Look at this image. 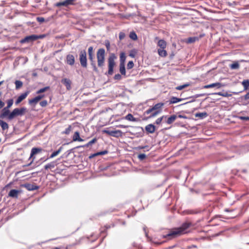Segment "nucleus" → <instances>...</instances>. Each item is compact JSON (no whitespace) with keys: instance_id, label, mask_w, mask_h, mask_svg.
Segmentation results:
<instances>
[{"instance_id":"f257e3e1","label":"nucleus","mask_w":249,"mask_h":249,"mask_svg":"<svg viewBox=\"0 0 249 249\" xmlns=\"http://www.w3.org/2000/svg\"><path fill=\"white\" fill-rule=\"evenodd\" d=\"M194 226L193 223L190 221L183 222L179 227L171 229L168 233L164 236L168 239H172L180 236L189 232L188 229Z\"/></svg>"},{"instance_id":"f03ea898","label":"nucleus","mask_w":249,"mask_h":249,"mask_svg":"<svg viewBox=\"0 0 249 249\" xmlns=\"http://www.w3.org/2000/svg\"><path fill=\"white\" fill-rule=\"evenodd\" d=\"M164 106L163 103H159L149 108L144 112V115H149L146 119L147 120L150 118H154L157 116L162 112V108Z\"/></svg>"},{"instance_id":"7ed1b4c3","label":"nucleus","mask_w":249,"mask_h":249,"mask_svg":"<svg viewBox=\"0 0 249 249\" xmlns=\"http://www.w3.org/2000/svg\"><path fill=\"white\" fill-rule=\"evenodd\" d=\"M157 45L160 47V48L158 49L159 55L161 57H166L167 55V53L165 50L167 46L166 42L163 39H160L158 41Z\"/></svg>"},{"instance_id":"20e7f679","label":"nucleus","mask_w":249,"mask_h":249,"mask_svg":"<svg viewBox=\"0 0 249 249\" xmlns=\"http://www.w3.org/2000/svg\"><path fill=\"white\" fill-rule=\"evenodd\" d=\"M97 64L99 67L104 66L105 60V50L103 48L99 49L97 52Z\"/></svg>"},{"instance_id":"39448f33","label":"nucleus","mask_w":249,"mask_h":249,"mask_svg":"<svg viewBox=\"0 0 249 249\" xmlns=\"http://www.w3.org/2000/svg\"><path fill=\"white\" fill-rule=\"evenodd\" d=\"M116 57L114 53H111L108 58V74L109 75H112L113 72V68L115 65V59Z\"/></svg>"},{"instance_id":"423d86ee","label":"nucleus","mask_w":249,"mask_h":249,"mask_svg":"<svg viewBox=\"0 0 249 249\" xmlns=\"http://www.w3.org/2000/svg\"><path fill=\"white\" fill-rule=\"evenodd\" d=\"M26 108L24 107L20 108H16L11 111L9 118L10 119H11L12 120L17 116H22L26 112Z\"/></svg>"},{"instance_id":"0eeeda50","label":"nucleus","mask_w":249,"mask_h":249,"mask_svg":"<svg viewBox=\"0 0 249 249\" xmlns=\"http://www.w3.org/2000/svg\"><path fill=\"white\" fill-rule=\"evenodd\" d=\"M45 35H32L31 36H27L25 37H24L23 39H22L20 42L22 43H25V42H29L35 41L38 39H42L45 37Z\"/></svg>"},{"instance_id":"6e6552de","label":"nucleus","mask_w":249,"mask_h":249,"mask_svg":"<svg viewBox=\"0 0 249 249\" xmlns=\"http://www.w3.org/2000/svg\"><path fill=\"white\" fill-rule=\"evenodd\" d=\"M79 60L82 67H87V53L85 50L81 51L79 54Z\"/></svg>"},{"instance_id":"1a4fd4ad","label":"nucleus","mask_w":249,"mask_h":249,"mask_svg":"<svg viewBox=\"0 0 249 249\" xmlns=\"http://www.w3.org/2000/svg\"><path fill=\"white\" fill-rule=\"evenodd\" d=\"M102 132L103 133H105L115 137H121L122 135V132L120 130H109L105 129L103 130Z\"/></svg>"},{"instance_id":"9d476101","label":"nucleus","mask_w":249,"mask_h":249,"mask_svg":"<svg viewBox=\"0 0 249 249\" xmlns=\"http://www.w3.org/2000/svg\"><path fill=\"white\" fill-rule=\"evenodd\" d=\"M88 54H89V60L91 61V64L94 68V70L95 71H97V69L95 66V64L94 62V51L93 48L92 46H90L88 49Z\"/></svg>"},{"instance_id":"9b49d317","label":"nucleus","mask_w":249,"mask_h":249,"mask_svg":"<svg viewBox=\"0 0 249 249\" xmlns=\"http://www.w3.org/2000/svg\"><path fill=\"white\" fill-rule=\"evenodd\" d=\"M178 117L179 118H185V119L187 118V117L185 116H183L182 115H178V116H177L176 115L174 114V115H171L170 116H169L168 117H167L166 118L167 120L165 121V122L168 124H171L173 122H175V121L176 120V119Z\"/></svg>"},{"instance_id":"f8f14e48","label":"nucleus","mask_w":249,"mask_h":249,"mask_svg":"<svg viewBox=\"0 0 249 249\" xmlns=\"http://www.w3.org/2000/svg\"><path fill=\"white\" fill-rule=\"evenodd\" d=\"M42 151V149L41 148L38 147H33L31 152L30 159H32V161L31 163H32L35 159V155L41 153Z\"/></svg>"},{"instance_id":"ddd939ff","label":"nucleus","mask_w":249,"mask_h":249,"mask_svg":"<svg viewBox=\"0 0 249 249\" xmlns=\"http://www.w3.org/2000/svg\"><path fill=\"white\" fill-rule=\"evenodd\" d=\"M75 0H65L62 2H57L55 4V6L60 7L61 6H67L69 5H73Z\"/></svg>"},{"instance_id":"4468645a","label":"nucleus","mask_w":249,"mask_h":249,"mask_svg":"<svg viewBox=\"0 0 249 249\" xmlns=\"http://www.w3.org/2000/svg\"><path fill=\"white\" fill-rule=\"evenodd\" d=\"M145 129L147 133H154L156 130V127L153 124H149L146 125Z\"/></svg>"},{"instance_id":"2eb2a0df","label":"nucleus","mask_w":249,"mask_h":249,"mask_svg":"<svg viewBox=\"0 0 249 249\" xmlns=\"http://www.w3.org/2000/svg\"><path fill=\"white\" fill-rule=\"evenodd\" d=\"M67 63L70 65H73L75 62L74 56L72 54H68L66 57Z\"/></svg>"},{"instance_id":"dca6fc26","label":"nucleus","mask_w":249,"mask_h":249,"mask_svg":"<svg viewBox=\"0 0 249 249\" xmlns=\"http://www.w3.org/2000/svg\"><path fill=\"white\" fill-rule=\"evenodd\" d=\"M28 93L29 92L27 91L24 93L21 94L19 96H18L17 100L16 101V105L19 104L21 102H22L24 99H25L27 96Z\"/></svg>"},{"instance_id":"f3484780","label":"nucleus","mask_w":249,"mask_h":249,"mask_svg":"<svg viewBox=\"0 0 249 249\" xmlns=\"http://www.w3.org/2000/svg\"><path fill=\"white\" fill-rule=\"evenodd\" d=\"M61 82L65 86L68 90L71 89V82L70 79L64 78L62 80Z\"/></svg>"},{"instance_id":"a211bd4d","label":"nucleus","mask_w":249,"mask_h":249,"mask_svg":"<svg viewBox=\"0 0 249 249\" xmlns=\"http://www.w3.org/2000/svg\"><path fill=\"white\" fill-rule=\"evenodd\" d=\"M221 87H222L221 83L217 82V83H213L211 84L205 85L203 87V88L204 89H209V88H214V87H217V88H220Z\"/></svg>"},{"instance_id":"6ab92c4d","label":"nucleus","mask_w":249,"mask_h":249,"mask_svg":"<svg viewBox=\"0 0 249 249\" xmlns=\"http://www.w3.org/2000/svg\"><path fill=\"white\" fill-rule=\"evenodd\" d=\"M20 191L15 189H12L10 190L9 192L8 195L9 196L14 197V198H18V195Z\"/></svg>"},{"instance_id":"aec40b11","label":"nucleus","mask_w":249,"mask_h":249,"mask_svg":"<svg viewBox=\"0 0 249 249\" xmlns=\"http://www.w3.org/2000/svg\"><path fill=\"white\" fill-rule=\"evenodd\" d=\"M97 141V139L96 138H93L92 140L89 142L87 143H86L85 145H80L77 147V148H80V147H88L93 144L96 143Z\"/></svg>"},{"instance_id":"412c9836","label":"nucleus","mask_w":249,"mask_h":249,"mask_svg":"<svg viewBox=\"0 0 249 249\" xmlns=\"http://www.w3.org/2000/svg\"><path fill=\"white\" fill-rule=\"evenodd\" d=\"M125 119L131 122H139L140 121V119L139 118H135L133 117V116L130 114H128L126 116L124 117Z\"/></svg>"},{"instance_id":"4be33fe9","label":"nucleus","mask_w":249,"mask_h":249,"mask_svg":"<svg viewBox=\"0 0 249 249\" xmlns=\"http://www.w3.org/2000/svg\"><path fill=\"white\" fill-rule=\"evenodd\" d=\"M72 140L73 141H78V142H83L84 141V140L81 139L80 137V134L79 132L78 131H76L74 132L73 137H72Z\"/></svg>"},{"instance_id":"5701e85b","label":"nucleus","mask_w":249,"mask_h":249,"mask_svg":"<svg viewBox=\"0 0 249 249\" xmlns=\"http://www.w3.org/2000/svg\"><path fill=\"white\" fill-rule=\"evenodd\" d=\"M24 186L29 191L36 190L38 188V186L31 184H26Z\"/></svg>"},{"instance_id":"b1692460","label":"nucleus","mask_w":249,"mask_h":249,"mask_svg":"<svg viewBox=\"0 0 249 249\" xmlns=\"http://www.w3.org/2000/svg\"><path fill=\"white\" fill-rule=\"evenodd\" d=\"M241 100L243 101L244 105H248L249 104V92L245 94L244 96L241 98Z\"/></svg>"},{"instance_id":"393cba45","label":"nucleus","mask_w":249,"mask_h":249,"mask_svg":"<svg viewBox=\"0 0 249 249\" xmlns=\"http://www.w3.org/2000/svg\"><path fill=\"white\" fill-rule=\"evenodd\" d=\"M0 126H1L2 130L8 129L9 128L8 124L1 119H0Z\"/></svg>"},{"instance_id":"a878e982","label":"nucleus","mask_w":249,"mask_h":249,"mask_svg":"<svg viewBox=\"0 0 249 249\" xmlns=\"http://www.w3.org/2000/svg\"><path fill=\"white\" fill-rule=\"evenodd\" d=\"M183 100L182 98H178L176 97H172L170 98L169 100L170 104H175L180 101H181Z\"/></svg>"},{"instance_id":"bb28decb","label":"nucleus","mask_w":249,"mask_h":249,"mask_svg":"<svg viewBox=\"0 0 249 249\" xmlns=\"http://www.w3.org/2000/svg\"><path fill=\"white\" fill-rule=\"evenodd\" d=\"M39 97L36 96L33 99L29 100V104L31 105H36L39 101Z\"/></svg>"},{"instance_id":"cd10ccee","label":"nucleus","mask_w":249,"mask_h":249,"mask_svg":"<svg viewBox=\"0 0 249 249\" xmlns=\"http://www.w3.org/2000/svg\"><path fill=\"white\" fill-rule=\"evenodd\" d=\"M62 149H63L62 147H59V148L57 150H56V151H55L53 152V153L50 155V156L49 158H51H51H54V157H55V156H56L57 155H58L60 153V152L62 151Z\"/></svg>"},{"instance_id":"c85d7f7f","label":"nucleus","mask_w":249,"mask_h":249,"mask_svg":"<svg viewBox=\"0 0 249 249\" xmlns=\"http://www.w3.org/2000/svg\"><path fill=\"white\" fill-rule=\"evenodd\" d=\"M120 72L122 75H125V69L124 64H123V63H120Z\"/></svg>"},{"instance_id":"c756f323","label":"nucleus","mask_w":249,"mask_h":249,"mask_svg":"<svg viewBox=\"0 0 249 249\" xmlns=\"http://www.w3.org/2000/svg\"><path fill=\"white\" fill-rule=\"evenodd\" d=\"M55 165V164L54 162H51L46 164L44 166V168L45 169V170H48L49 169H52V168H54Z\"/></svg>"},{"instance_id":"7c9ffc66","label":"nucleus","mask_w":249,"mask_h":249,"mask_svg":"<svg viewBox=\"0 0 249 249\" xmlns=\"http://www.w3.org/2000/svg\"><path fill=\"white\" fill-rule=\"evenodd\" d=\"M242 85L244 87V89L245 90H246L248 89V87H249V80H244L242 82Z\"/></svg>"},{"instance_id":"2f4dec72","label":"nucleus","mask_w":249,"mask_h":249,"mask_svg":"<svg viewBox=\"0 0 249 249\" xmlns=\"http://www.w3.org/2000/svg\"><path fill=\"white\" fill-rule=\"evenodd\" d=\"M208 115L206 112H201V113H197L195 114V116L196 117H199L200 118H204L207 117Z\"/></svg>"},{"instance_id":"473e14b6","label":"nucleus","mask_w":249,"mask_h":249,"mask_svg":"<svg viewBox=\"0 0 249 249\" xmlns=\"http://www.w3.org/2000/svg\"><path fill=\"white\" fill-rule=\"evenodd\" d=\"M215 94L222 96L223 97H228L231 96V94H230V93H228L227 92H219L217 93H215Z\"/></svg>"},{"instance_id":"72a5a7b5","label":"nucleus","mask_w":249,"mask_h":249,"mask_svg":"<svg viewBox=\"0 0 249 249\" xmlns=\"http://www.w3.org/2000/svg\"><path fill=\"white\" fill-rule=\"evenodd\" d=\"M110 228V226H105L104 227H102L100 229V234H102L103 233H106L107 232V229Z\"/></svg>"},{"instance_id":"f704fd0d","label":"nucleus","mask_w":249,"mask_h":249,"mask_svg":"<svg viewBox=\"0 0 249 249\" xmlns=\"http://www.w3.org/2000/svg\"><path fill=\"white\" fill-rule=\"evenodd\" d=\"M230 68L232 70L238 69L239 68V64L238 62H235L230 65Z\"/></svg>"},{"instance_id":"c9c22d12","label":"nucleus","mask_w":249,"mask_h":249,"mask_svg":"<svg viewBox=\"0 0 249 249\" xmlns=\"http://www.w3.org/2000/svg\"><path fill=\"white\" fill-rule=\"evenodd\" d=\"M6 103L7 106L5 107L10 109L13 104L14 100L13 99H9L7 100Z\"/></svg>"},{"instance_id":"e433bc0d","label":"nucleus","mask_w":249,"mask_h":249,"mask_svg":"<svg viewBox=\"0 0 249 249\" xmlns=\"http://www.w3.org/2000/svg\"><path fill=\"white\" fill-rule=\"evenodd\" d=\"M167 117V116L163 115L160 118H158L155 121V124H161L162 121L163 119L166 118Z\"/></svg>"},{"instance_id":"4c0bfd02","label":"nucleus","mask_w":249,"mask_h":249,"mask_svg":"<svg viewBox=\"0 0 249 249\" xmlns=\"http://www.w3.org/2000/svg\"><path fill=\"white\" fill-rule=\"evenodd\" d=\"M129 37L133 40L137 39L138 37L135 32H131L129 34Z\"/></svg>"},{"instance_id":"58836bf2","label":"nucleus","mask_w":249,"mask_h":249,"mask_svg":"<svg viewBox=\"0 0 249 249\" xmlns=\"http://www.w3.org/2000/svg\"><path fill=\"white\" fill-rule=\"evenodd\" d=\"M72 127L71 125H69L68 127L65 130L62 132L63 134L69 135L71 131Z\"/></svg>"},{"instance_id":"ea45409f","label":"nucleus","mask_w":249,"mask_h":249,"mask_svg":"<svg viewBox=\"0 0 249 249\" xmlns=\"http://www.w3.org/2000/svg\"><path fill=\"white\" fill-rule=\"evenodd\" d=\"M15 83L16 89H18L20 88L23 85L22 82L19 80H16L15 81Z\"/></svg>"},{"instance_id":"a19ab883","label":"nucleus","mask_w":249,"mask_h":249,"mask_svg":"<svg viewBox=\"0 0 249 249\" xmlns=\"http://www.w3.org/2000/svg\"><path fill=\"white\" fill-rule=\"evenodd\" d=\"M125 58H126V57H125V53L124 52L121 53L120 54L121 63H123V64H124V62L125 61Z\"/></svg>"},{"instance_id":"79ce46f5","label":"nucleus","mask_w":249,"mask_h":249,"mask_svg":"<svg viewBox=\"0 0 249 249\" xmlns=\"http://www.w3.org/2000/svg\"><path fill=\"white\" fill-rule=\"evenodd\" d=\"M49 89H50L49 87H44L43 88L40 89L36 91V93L37 94H41L42 93H43V92H45L46 91H47Z\"/></svg>"},{"instance_id":"37998d69","label":"nucleus","mask_w":249,"mask_h":249,"mask_svg":"<svg viewBox=\"0 0 249 249\" xmlns=\"http://www.w3.org/2000/svg\"><path fill=\"white\" fill-rule=\"evenodd\" d=\"M197 40H198V38L196 37H191L188 38L187 42L192 43L195 42Z\"/></svg>"},{"instance_id":"c03bdc74","label":"nucleus","mask_w":249,"mask_h":249,"mask_svg":"<svg viewBox=\"0 0 249 249\" xmlns=\"http://www.w3.org/2000/svg\"><path fill=\"white\" fill-rule=\"evenodd\" d=\"M189 86V84H184L183 85H181L179 86H178L176 88V89L177 90H182V89L188 87Z\"/></svg>"},{"instance_id":"a18cd8bd","label":"nucleus","mask_w":249,"mask_h":249,"mask_svg":"<svg viewBox=\"0 0 249 249\" xmlns=\"http://www.w3.org/2000/svg\"><path fill=\"white\" fill-rule=\"evenodd\" d=\"M134 67V63L132 61H130L127 64V69H131Z\"/></svg>"},{"instance_id":"49530a36","label":"nucleus","mask_w":249,"mask_h":249,"mask_svg":"<svg viewBox=\"0 0 249 249\" xmlns=\"http://www.w3.org/2000/svg\"><path fill=\"white\" fill-rule=\"evenodd\" d=\"M40 106L42 107H45L48 105V102L46 100H43L39 103Z\"/></svg>"},{"instance_id":"de8ad7c7","label":"nucleus","mask_w":249,"mask_h":249,"mask_svg":"<svg viewBox=\"0 0 249 249\" xmlns=\"http://www.w3.org/2000/svg\"><path fill=\"white\" fill-rule=\"evenodd\" d=\"M125 36V35L124 32H121L119 33V39L120 40H122L123 39H124Z\"/></svg>"},{"instance_id":"09e8293b","label":"nucleus","mask_w":249,"mask_h":249,"mask_svg":"<svg viewBox=\"0 0 249 249\" xmlns=\"http://www.w3.org/2000/svg\"><path fill=\"white\" fill-rule=\"evenodd\" d=\"M138 158L139 160H142L145 159L146 157V156L144 154H140L138 155Z\"/></svg>"},{"instance_id":"8fccbe9b","label":"nucleus","mask_w":249,"mask_h":249,"mask_svg":"<svg viewBox=\"0 0 249 249\" xmlns=\"http://www.w3.org/2000/svg\"><path fill=\"white\" fill-rule=\"evenodd\" d=\"M105 46L107 51H109L110 49V42L109 40H107L105 41Z\"/></svg>"},{"instance_id":"3c124183","label":"nucleus","mask_w":249,"mask_h":249,"mask_svg":"<svg viewBox=\"0 0 249 249\" xmlns=\"http://www.w3.org/2000/svg\"><path fill=\"white\" fill-rule=\"evenodd\" d=\"M239 119L243 121H249V117L248 116H239Z\"/></svg>"},{"instance_id":"603ef678","label":"nucleus","mask_w":249,"mask_h":249,"mask_svg":"<svg viewBox=\"0 0 249 249\" xmlns=\"http://www.w3.org/2000/svg\"><path fill=\"white\" fill-rule=\"evenodd\" d=\"M36 20L38 22L40 23H42L45 21L44 18L42 17H37Z\"/></svg>"},{"instance_id":"864d4df0","label":"nucleus","mask_w":249,"mask_h":249,"mask_svg":"<svg viewBox=\"0 0 249 249\" xmlns=\"http://www.w3.org/2000/svg\"><path fill=\"white\" fill-rule=\"evenodd\" d=\"M114 78L115 80H120L122 78V76L120 74H116L115 75Z\"/></svg>"},{"instance_id":"5fc2aeb1","label":"nucleus","mask_w":249,"mask_h":249,"mask_svg":"<svg viewBox=\"0 0 249 249\" xmlns=\"http://www.w3.org/2000/svg\"><path fill=\"white\" fill-rule=\"evenodd\" d=\"M99 155H104L108 153V151L107 150H104L101 152H98Z\"/></svg>"},{"instance_id":"6e6d98bb","label":"nucleus","mask_w":249,"mask_h":249,"mask_svg":"<svg viewBox=\"0 0 249 249\" xmlns=\"http://www.w3.org/2000/svg\"><path fill=\"white\" fill-rule=\"evenodd\" d=\"M91 236H93V240H96L98 239V237H99V235L98 234H95V235H92Z\"/></svg>"},{"instance_id":"4d7b16f0","label":"nucleus","mask_w":249,"mask_h":249,"mask_svg":"<svg viewBox=\"0 0 249 249\" xmlns=\"http://www.w3.org/2000/svg\"><path fill=\"white\" fill-rule=\"evenodd\" d=\"M37 97H39V100L40 101L41 99L45 97V95L44 94H40L36 96Z\"/></svg>"},{"instance_id":"13d9d810","label":"nucleus","mask_w":249,"mask_h":249,"mask_svg":"<svg viewBox=\"0 0 249 249\" xmlns=\"http://www.w3.org/2000/svg\"><path fill=\"white\" fill-rule=\"evenodd\" d=\"M118 126L119 127H121V128H126L127 127L126 126H125L124 125H122V124H120Z\"/></svg>"},{"instance_id":"bf43d9fd","label":"nucleus","mask_w":249,"mask_h":249,"mask_svg":"<svg viewBox=\"0 0 249 249\" xmlns=\"http://www.w3.org/2000/svg\"><path fill=\"white\" fill-rule=\"evenodd\" d=\"M99 156L98 152L95 153L93 154V157H96V156Z\"/></svg>"},{"instance_id":"052dcab7","label":"nucleus","mask_w":249,"mask_h":249,"mask_svg":"<svg viewBox=\"0 0 249 249\" xmlns=\"http://www.w3.org/2000/svg\"><path fill=\"white\" fill-rule=\"evenodd\" d=\"M129 56H131V57H135V55L132 54V53H130L129 54Z\"/></svg>"},{"instance_id":"680f3d73","label":"nucleus","mask_w":249,"mask_h":249,"mask_svg":"<svg viewBox=\"0 0 249 249\" xmlns=\"http://www.w3.org/2000/svg\"><path fill=\"white\" fill-rule=\"evenodd\" d=\"M62 247H56L55 248V249H62Z\"/></svg>"},{"instance_id":"e2e57ef3","label":"nucleus","mask_w":249,"mask_h":249,"mask_svg":"<svg viewBox=\"0 0 249 249\" xmlns=\"http://www.w3.org/2000/svg\"><path fill=\"white\" fill-rule=\"evenodd\" d=\"M3 82V81H0V86L2 84Z\"/></svg>"},{"instance_id":"0e129e2a","label":"nucleus","mask_w":249,"mask_h":249,"mask_svg":"<svg viewBox=\"0 0 249 249\" xmlns=\"http://www.w3.org/2000/svg\"><path fill=\"white\" fill-rule=\"evenodd\" d=\"M93 154L89 156V158H93Z\"/></svg>"},{"instance_id":"69168bd1","label":"nucleus","mask_w":249,"mask_h":249,"mask_svg":"<svg viewBox=\"0 0 249 249\" xmlns=\"http://www.w3.org/2000/svg\"><path fill=\"white\" fill-rule=\"evenodd\" d=\"M106 235H105L103 237L102 240H103V239H104V238H105V237H106Z\"/></svg>"},{"instance_id":"338daca9","label":"nucleus","mask_w":249,"mask_h":249,"mask_svg":"<svg viewBox=\"0 0 249 249\" xmlns=\"http://www.w3.org/2000/svg\"><path fill=\"white\" fill-rule=\"evenodd\" d=\"M158 39V37H156L155 38V39Z\"/></svg>"}]
</instances>
